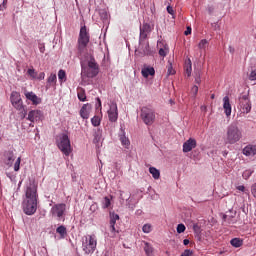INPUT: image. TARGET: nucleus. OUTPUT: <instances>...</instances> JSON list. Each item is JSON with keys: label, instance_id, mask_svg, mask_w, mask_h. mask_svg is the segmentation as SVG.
<instances>
[{"label": "nucleus", "instance_id": "obj_46", "mask_svg": "<svg viewBox=\"0 0 256 256\" xmlns=\"http://www.w3.org/2000/svg\"><path fill=\"white\" fill-rule=\"evenodd\" d=\"M167 73H168V75H175V71L173 70L172 64H169Z\"/></svg>", "mask_w": 256, "mask_h": 256}, {"label": "nucleus", "instance_id": "obj_5", "mask_svg": "<svg viewBox=\"0 0 256 256\" xmlns=\"http://www.w3.org/2000/svg\"><path fill=\"white\" fill-rule=\"evenodd\" d=\"M57 147L66 156L69 157L73 148H71V140L67 134H60L57 140Z\"/></svg>", "mask_w": 256, "mask_h": 256}, {"label": "nucleus", "instance_id": "obj_16", "mask_svg": "<svg viewBox=\"0 0 256 256\" xmlns=\"http://www.w3.org/2000/svg\"><path fill=\"white\" fill-rule=\"evenodd\" d=\"M223 109L226 117H231L232 108H231V102L229 100V96H225L223 98Z\"/></svg>", "mask_w": 256, "mask_h": 256}, {"label": "nucleus", "instance_id": "obj_34", "mask_svg": "<svg viewBox=\"0 0 256 256\" xmlns=\"http://www.w3.org/2000/svg\"><path fill=\"white\" fill-rule=\"evenodd\" d=\"M27 75H29V77H31V79H37V72L33 68H29L27 70Z\"/></svg>", "mask_w": 256, "mask_h": 256}, {"label": "nucleus", "instance_id": "obj_44", "mask_svg": "<svg viewBox=\"0 0 256 256\" xmlns=\"http://www.w3.org/2000/svg\"><path fill=\"white\" fill-rule=\"evenodd\" d=\"M191 93L192 95H194V97H197V93H199V87L197 85H194L191 89Z\"/></svg>", "mask_w": 256, "mask_h": 256}, {"label": "nucleus", "instance_id": "obj_20", "mask_svg": "<svg viewBox=\"0 0 256 256\" xmlns=\"http://www.w3.org/2000/svg\"><path fill=\"white\" fill-rule=\"evenodd\" d=\"M13 161H15V154L9 151L6 153V160L5 163L8 167H13Z\"/></svg>", "mask_w": 256, "mask_h": 256}, {"label": "nucleus", "instance_id": "obj_47", "mask_svg": "<svg viewBox=\"0 0 256 256\" xmlns=\"http://www.w3.org/2000/svg\"><path fill=\"white\" fill-rule=\"evenodd\" d=\"M181 256H193V251L186 249Z\"/></svg>", "mask_w": 256, "mask_h": 256}, {"label": "nucleus", "instance_id": "obj_30", "mask_svg": "<svg viewBox=\"0 0 256 256\" xmlns=\"http://www.w3.org/2000/svg\"><path fill=\"white\" fill-rule=\"evenodd\" d=\"M58 79L59 81H67V73H65V70H59Z\"/></svg>", "mask_w": 256, "mask_h": 256}, {"label": "nucleus", "instance_id": "obj_12", "mask_svg": "<svg viewBox=\"0 0 256 256\" xmlns=\"http://www.w3.org/2000/svg\"><path fill=\"white\" fill-rule=\"evenodd\" d=\"M41 119H43V112L41 110H32L28 113L27 120L31 121V123L41 121Z\"/></svg>", "mask_w": 256, "mask_h": 256}, {"label": "nucleus", "instance_id": "obj_63", "mask_svg": "<svg viewBox=\"0 0 256 256\" xmlns=\"http://www.w3.org/2000/svg\"><path fill=\"white\" fill-rule=\"evenodd\" d=\"M201 109H207V107H205V106L203 107V106H202Z\"/></svg>", "mask_w": 256, "mask_h": 256}, {"label": "nucleus", "instance_id": "obj_40", "mask_svg": "<svg viewBox=\"0 0 256 256\" xmlns=\"http://www.w3.org/2000/svg\"><path fill=\"white\" fill-rule=\"evenodd\" d=\"M253 175V170H246L243 172L242 177L243 179H249Z\"/></svg>", "mask_w": 256, "mask_h": 256}, {"label": "nucleus", "instance_id": "obj_62", "mask_svg": "<svg viewBox=\"0 0 256 256\" xmlns=\"http://www.w3.org/2000/svg\"><path fill=\"white\" fill-rule=\"evenodd\" d=\"M201 109H207V107H205V106L203 107V106H202Z\"/></svg>", "mask_w": 256, "mask_h": 256}, {"label": "nucleus", "instance_id": "obj_4", "mask_svg": "<svg viewBox=\"0 0 256 256\" xmlns=\"http://www.w3.org/2000/svg\"><path fill=\"white\" fill-rule=\"evenodd\" d=\"M82 72L81 75L84 77H88L89 79H93V77H97L99 75V64L95 61L94 57H90L87 65L81 64Z\"/></svg>", "mask_w": 256, "mask_h": 256}, {"label": "nucleus", "instance_id": "obj_49", "mask_svg": "<svg viewBox=\"0 0 256 256\" xmlns=\"http://www.w3.org/2000/svg\"><path fill=\"white\" fill-rule=\"evenodd\" d=\"M22 119H25L27 117V110L23 108V110L20 111Z\"/></svg>", "mask_w": 256, "mask_h": 256}, {"label": "nucleus", "instance_id": "obj_21", "mask_svg": "<svg viewBox=\"0 0 256 256\" xmlns=\"http://www.w3.org/2000/svg\"><path fill=\"white\" fill-rule=\"evenodd\" d=\"M10 101L13 104L19 103L20 101H23V99H21V94L19 92L13 91L10 96Z\"/></svg>", "mask_w": 256, "mask_h": 256}, {"label": "nucleus", "instance_id": "obj_51", "mask_svg": "<svg viewBox=\"0 0 256 256\" xmlns=\"http://www.w3.org/2000/svg\"><path fill=\"white\" fill-rule=\"evenodd\" d=\"M167 12L169 13V15H174L175 11L173 10V7L168 6L167 7Z\"/></svg>", "mask_w": 256, "mask_h": 256}, {"label": "nucleus", "instance_id": "obj_41", "mask_svg": "<svg viewBox=\"0 0 256 256\" xmlns=\"http://www.w3.org/2000/svg\"><path fill=\"white\" fill-rule=\"evenodd\" d=\"M21 167V157H18L16 162L14 163V171H19Z\"/></svg>", "mask_w": 256, "mask_h": 256}, {"label": "nucleus", "instance_id": "obj_23", "mask_svg": "<svg viewBox=\"0 0 256 256\" xmlns=\"http://www.w3.org/2000/svg\"><path fill=\"white\" fill-rule=\"evenodd\" d=\"M192 71H193V67L191 64V59H189L188 63H186V65H185V73H186L187 77H191Z\"/></svg>", "mask_w": 256, "mask_h": 256}, {"label": "nucleus", "instance_id": "obj_36", "mask_svg": "<svg viewBox=\"0 0 256 256\" xmlns=\"http://www.w3.org/2000/svg\"><path fill=\"white\" fill-rule=\"evenodd\" d=\"M102 207L103 209H109V207H111V199H109V197L104 198Z\"/></svg>", "mask_w": 256, "mask_h": 256}, {"label": "nucleus", "instance_id": "obj_24", "mask_svg": "<svg viewBox=\"0 0 256 256\" xmlns=\"http://www.w3.org/2000/svg\"><path fill=\"white\" fill-rule=\"evenodd\" d=\"M232 247H241V245H243V240H241L240 238H233L230 241Z\"/></svg>", "mask_w": 256, "mask_h": 256}, {"label": "nucleus", "instance_id": "obj_52", "mask_svg": "<svg viewBox=\"0 0 256 256\" xmlns=\"http://www.w3.org/2000/svg\"><path fill=\"white\" fill-rule=\"evenodd\" d=\"M184 35H191V26H188L186 31L184 32Z\"/></svg>", "mask_w": 256, "mask_h": 256}, {"label": "nucleus", "instance_id": "obj_18", "mask_svg": "<svg viewBox=\"0 0 256 256\" xmlns=\"http://www.w3.org/2000/svg\"><path fill=\"white\" fill-rule=\"evenodd\" d=\"M142 76L147 79L149 77V75H151V77H153L155 75V68L151 67V66H144V68H142L141 70Z\"/></svg>", "mask_w": 256, "mask_h": 256}, {"label": "nucleus", "instance_id": "obj_43", "mask_svg": "<svg viewBox=\"0 0 256 256\" xmlns=\"http://www.w3.org/2000/svg\"><path fill=\"white\" fill-rule=\"evenodd\" d=\"M185 225L184 224H178L177 226V233H185Z\"/></svg>", "mask_w": 256, "mask_h": 256}, {"label": "nucleus", "instance_id": "obj_55", "mask_svg": "<svg viewBox=\"0 0 256 256\" xmlns=\"http://www.w3.org/2000/svg\"><path fill=\"white\" fill-rule=\"evenodd\" d=\"M238 191H245V186L240 185L237 187Z\"/></svg>", "mask_w": 256, "mask_h": 256}, {"label": "nucleus", "instance_id": "obj_31", "mask_svg": "<svg viewBox=\"0 0 256 256\" xmlns=\"http://www.w3.org/2000/svg\"><path fill=\"white\" fill-rule=\"evenodd\" d=\"M119 221V215L118 214H110V225H115Z\"/></svg>", "mask_w": 256, "mask_h": 256}, {"label": "nucleus", "instance_id": "obj_10", "mask_svg": "<svg viewBox=\"0 0 256 256\" xmlns=\"http://www.w3.org/2000/svg\"><path fill=\"white\" fill-rule=\"evenodd\" d=\"M239 107L243 113H251V100H249L248 95L239 98Z\"/></svg>", "mask_w": 256, "mask_h": 256}, {"label": "nucleus", "instance_id": "obj_19", "mask_svg": "<svg viewBox=\"0 0 256 256\" xmlns=\"http://www.w3.org/2000/svg\"><path fill=\"white\" fill-rule=\"evenodd\" d=\"M144 252L146 256H155V248L149 242H144Z\"/></svg>", "mask_w": 256, "mask_h": 256}, {"label": "nucleus", "instance_id": "obj_45", "mask_svg": "<svg viewBox=\"0 0 256 256\" xmlns=\"http://www.w3.org/2000/svg\"><path fill=\"white\" fill-rule=\"evenodd\" d=\"M159 55H160V57H167V49L160 48Z\"/></svg>", "mask_w": 256, "mask_h": 256}, {"label": "nucleus", "instance_id": "obj_9", "mask_svg": "<svg viewBox=\"0 0 256 256\" xmlns=\"http://www.w3.org/2000/svg\"><path fill=\"white\" fill-rule=\"evenodd\" d=\"M135 55L137 57H145V56L153 55V51H151L149 42H139L138 49L135 50Z\"/></svg>", "mask_w": 256, "mask_h": 256}, {"label": "nucleus", "instance_id": "obj_50", "mask_svg": "<svg viewBox=\"0 0 256 256\" xmlns=\"http://www.w3.org/2000/svg\"><path fill=\"white\" fill-rule=\"evenodd\" d=\"M251 191H252L253 197L256 198V183L254 185H252Z\"/></svg>", "mask_w": 256, "mask_h": 256}, {"label": "nucleus", "instance_id": "obj_38", "mask_svg": "<svg viewBox=\"0 0 256 256\" xmlns=\"http://www.w3.org/2000/svg\"><path fill=\"white\" fill-rule=\"evenodd\" d=\"M142 231L143 233H151V231H153V226H151V224H145L142 227Z\"/></svg>", "mask_w": 256, "mask_h": 256}, {"label": "nucleus", "instance_id": "obj_59", "mask_svg": "<svg viewBox=\"0 0 256 256\" xmlns=\"http://www.w3.org/2000/svg\"><path fill=\"white\" fill-rule=\"evenodd\" d=\"M211 99H215V94H211Z\"/></svg>", "mask_w": 256, "mask_h": 256}, {"label": "nucleus", "instance_id": "obj_37", "mask_svg": "<svg viewBox=\"0 0 256 256\" xmlns=\"http://www.w3.org/2000/svg\"><path fill=\"white\" fill-rule=\"evenodd\" d=\"M78 99L79 101H85L87 99V96L85 95V90L81 89L78 91Z\"/></svg>", "mask_w": 256, "mask_h": 256}, {"label": "nucleus", "instance_id": "obj_11", "mask_svg": "<svg viewBox=\"0 0 256 256\" xmlns=\"http://www.w3.org/2000/svg\"><path fill=\"white\" fill-rule=\"evenodd\" d=\"M107 113L109 121H111V123H115L117 119H119V110L117 109V103L112 102Z\"/></svg>", "mask_w": 256, "mask_h": 256}, {"label": "nucleus", "instance_id": "obj_64", "mask_svg": "<svg viewBox=\"0 0 256 256\" xmlns=\"http://www.w3.org/2000/svg\"><path fill=\"white\" fill-rule=\"evenodd\" d=\"M30 127H33V124H30Z\"/></svg>", "mask_w": 256, "mask_h": 256}, {"label": "nucleus", "instance_id": "obj_57", "mask_svg": "<svg viewBox=\"0 0 256 256\" xmlns=\"http://www.w3.org/2000/svg\"><path fill=\"white\" fill-rule=\"evenodd\" d=\"M183 244H184V245H189V239H184V240H183Z\"/></svg>", "mask_w": 256, "mask_h": 256}, {"label": "nucleus", "instance_id": "obj_22", "mask_svg": "<svg viewBox=\"0 0 256 256\" xmlns=\"http://www.w3.org/2000/svg\"><path fill=\"white\" fill-rule=\"evenodd\" d=\"M149 173L152 174L153 179H160L161 178V172L159 171V169H157L153 166L149 168Z\"/></svg>", "mask_w": 256, "mask_h": 256}, {"label": "nucleus", "instance_id": "obj_58", "mask_svg": "<svg viewBox=\"0 0 256 256\" xmlns=\"http://www.w3.org/2000/svg\"><path fill=\"white\" fill-rule=\"evenodd\" d=\"M98 106L101 107V99L97 98Z\"/></svg>", "mask_w": 256, "mask_h": 256}, {"label": "nucleus", "instance_id": "obj_33", "mask_svg": "<svg viewBox=\"0 0 256 256\" xmlns=\"http://www.w3.org/2000/svg\"><path fill=\"white\" fill-rule=\"evenodd\" d=\"M148 35H149V33L140 31L139 43L148 42L147 41Z\"/></svg>", "mask_w": 256, "mask_h": 256}, {"label": "nucleus", "instance_id": "obj_32", "mask_svg": "<svg viewBox=\"0 0 256 256\" xmlns=\"http://www.w3.org/2000/svg\"><path fill=\"white\" fill-rule=\"evenodd\" d=\"M207 45H209V41H207V39H202L198 44V49H207Z\"/></svg>", "mask_w": 256, "mask_h": 256}, {"label": "nucleus", "instance_id": "obj_61", "mask_svg": "<svg viewBox=\"0 0 256 256\" xmlns=\"http://www.w3.org/2000/svg\"><path fill=\"white\" fill-rule=\"evenodd\" d=\"M94 143H98L97 137L94 138Z\"/></svg>", "mask_w": 256, "mask_h": 256}, {"label": "nucleus", "instance_id": "obj_2", "mask_svg": "<svg viewBox=\"0 0 256 256\" xmlns=\"http://www.w3.org/2000/svg\"><path fill=\"white\" fill-rule=\"evenodd\" d=\"M243 138V132L235 123L230 124L226 130L225 143L226 145H235Z\"/></svg>", "mask_w": 256, "mask_h": 256}, {"label": "nucleus", "instance_id": "obj_15", "mask_svg": "<svg viewBox=\"0 0 256 256\" xmlns=\"http://www.w3.org/2000/svg\"><path fill=\"white\" fill-rule=\"evenodd\" d=\"M24 95L28 101L32 102V105H39L41 103V98L36 96L33 92L25 91Z\"/></svg>", "mask_w": 256, "mask_h": 256}, {"label": "nucleus", "instance_id": "obj_25", "mask_svg": "<svg viewBox=\"0 0 256 256\" xmlns=\"http://www.w3.org/2000/svg\"><path fill=\"white\" fill-rule=\"evenodd\" d=\"M120 141L124 147H129V145H131L129 138L125 137V134L120 135Z\"/></svg>", "mask_w": 256, "mask_h": 256}, {"label": "nucleus", "instance_id": "obj_28", "mask_svg": "<svg viewBox=\"0 0 256 256\" xmlns=\"http://www.w3.org/2000/svg\"><path fill=\"white\" fill-rule=\"evenodd\" d=\"M12 105L14 108L17 109V111H23V109H25V106L23 105V100H20V102H15Z\"/></svg>", "mask_w": 256, "mask_h": 256}, {"label": "nucleus", "instance_id": "obj_13", "mask_svg": "<svg viewBox=\"0 0 256 256\" xmlns=\"http://www.w3.org/2000/svg\"><path fill=\"white\" fill-rule=\"evenodd\" d=\"M197 147V140L195 138H189L186 142L183 144V153H189L193 151Z\"/></svg>", "mask_w": 256, "mask_h": 256}, {"label": "nucleus", "instance_id": "obj_6", "mask_svg": "<svg viewBox=\"0 0 256 256\" xmlns=\"http://www.w3.org/2000/svg\"><path fill=\"white\" fill-rule=\"evenodd\" d=\"M82 249L86 255L95 253V249H97V237L95 235L86 236L82 242Z\"/></svg>", "mask_w": 256, "mask_h": 256}, {"label": "nucleus", "instance_id": "obj_42", "mask_svg": "<svg viewBox=\"0 0 256 256\" xmlns=\"http://www.w3.org/2000/svg\"><path fill=\"white\" fill-rule=\"evenodd\" d=\"M248 79L250 81H256V69L252 70L250 74L248 75Z\"/></svg>", "mask_w": 256, "mask_h": 256}, {"label": "nucleus", "instance_id": "obj_7", "mask_svg": "<svg viewBox=\"0 0 256 256\" xmlns=\"http://www.w3.org/2000/svg\"><path fill=\"white\" fill-rule=\"evenodd\" d=\"M140 117L145 125H153L155 123V110L150 107H142Z\"/></svg>", "mask_w": 256, "mask_h": 256}, {"label": "nucleus", "instance_id": "obj_26", "mask_svg": "<svg viewBox=\"0 0 256 256\" xmlns=\"http://www.w3.org/2000/svg\"><path fill=\"white\" fill-rule=\"evenodd\" d=\"M140 31H142L143 33H151V25L148 23H144L141 27H140Z\"/></svg>", "mask_w": 256, "mask_h": 256}, {"label": "nucleus", "instance_id": "obj_60", "mask_svg": "<svg viewBox=\"0 0 256 256\" xmlns=\"http://www.w3.org/2000/svg\"><path fill=\"white\" fill-rule=\"evenodd\" d=\"M209 13H213V9L209 8L208 9Z\"/></svg>", "mask_w": 256, "mask_h": 256}, {"label": "nucleus", "instance_id": "obj_48", "mask_svg": "<svg viewBox=\"0 0 256 256\" xmlns=\"http://www.w3.org/2000/svg\"><path fill=\"white\" fill-rule=\"evenodd\" d=\"M36 79H38L39 81H43V79H45V74L44 72H41L37 77Z\"/></svg>", "mask_w": 256, "mask_h": 256}, {"label": "nucleus", "instance_id": "obj_14", "mask_svg": "<svg viewBox=\"0 0 256 256\" xmlns=\"http://www.w3.org/2000/svg\"><path fill=\"white\" fill-rule=\"evenodd\" d=\"M242 153H243V155H245V157H255L256 145L248 144L247 146H245L243 148Z\"/></svg>", "mask_w": 256, "mask_h": 256}, {"label": "nucleus", "instance_id": "obj_17", "mask_svg": "<svg viewBox=\"0 0 256 256\" xmlns=\"http://www.w3.org/2000/svg\"><path fill=\"white\" fill-rule=\"evenodd\" d=\"M91 104H84L80 110V116L82 119H89V115L91 113Z\"/></svg>", "mask_w": 256, "mask_h": 256}, {"label": "nucleus", "instance_id": "obj_3", "mask_svg": "<svg viewBox=\"0 0 256 256\" xmlns=\"http://www.w3.org/2000/svg\"><path fill=\"white\" fill-rule=\"evenodd\" d=\"M89 41H91V36L89 35V31H87V26H82L80 28V33H79L78 42H77L79 57H83V53L87 51V46L89 45Z\"/></svg>", "mask_w": 256, "mask_h": 256}, {"label": "nucleus", "instance_id": "obj_8", "mask_svg": "<svg viewBox=\"0 0 256 256\" xmlns=\"http://www.w3.org/2000/svg\"><path fill=\"white\" fill-rule=\"evenodd\" d=\"M66 209L67 205H65L64 203L55 204L51 208L50 213L52 217H55L58 221H61V219H64L63 217L65 216Z\"/></svg>", "mask_w": 256, "mask_h": 256}, {"label": "nucleus", "instance_id": "obj_54", "mask_svg": "<svg viewBox=\"0 0 256 256\" xmlns=\"http://www.w3.org/2000/svg\"><path fill=\"white\" fill-rule=\"evenodd\" d=\"M111 233H115V224H110Z\"/></svg>", "mask_w": 256, "mask_h": 256}, {"label": "nucleus", "instance_id": "obj_27", "mask_svg": "<svg viewBox=\"0 0 256 256\" xmlns=\"http://www.w3.org/2000/svg\"><path fill=\"white\" fill-rule=\"evenodd\" d=\"M91 123H92L93 127H99V125H101V118L99 116H94L91 119Z\"/></svg>", "mask_w": 256, "mask_h": 256}, {"label": "nucleus", "instance_id": "obj_53", "mask_svg": "<svg viewBox=\"0 0 256 256\" xmlns=\"http://www.w3.org/2000/svg\"><path fill=\"white\" fill-rule=\"evenodd\" d=\"M40 53H45V45L39 46Z\"/></svg>", "mask_w": 256, "mask_h": 256}, {"label": "nucleus", "instance_id": "obj_29", "mask_svg": "<svg viewBox=\"0 0 256 256\" xmlns=\"http://www.w3.org/2000/svg\"><path fill=\"white\" fill-rule=\"evenodd\" d=\"M56 232L59 233V235H61V237H65V235H67V228H65V226H59L56 229Z\"/></svg>", "mask_w": 256, "mask_h": 256}, {"label": "nucleus", "instance_id": "obj_39", "mask_svg": "<svg viewBox=\"0 0 256 256\" xmlns=\"http://www.w3.org/2000/svg\"><path fill=\"white\" fill-rule=\"evenodd\" d=\"M195 83L197 85L201 84V70L195 72Z\"/></svg>", "mask_w": 256, "mask_h": 256}, {"label": "nucleus", "instance_id": "obj_1", "mask_svg": "<svg viewBox=\"0 0 256 256\" xmlns=\"http://www.w3.org/2000/svg\"><path fill=\"white\" fill-rule=\"evenodd\" d=\"M26 199L23 201L22 207L25 215H35L37 213V185L30 182L25 191Z\"/></svg>", "mask_w": 256, "mask_h": 256}, {"label": "nucleus", "instance_id": "obj_56", "mask_svg": "<svg viewBox=\"0 0 256 256\" xmlns=\"http://www.w3.org/2000/svg\"><path fill=\"white\" fill-rule=\"evenodd\" d=\"M229 51H230V53H235V48L233 47V46H229Z\"/></svg>", "mask_w": 256, "mask_h": 256}, {"label": "nucleus", "instance_id": "obj_35", "mask_svg": "<svg viewBox=\"0 0 256 256\" xmlns=\"http://www.w3.org/2000/svg\"><path fill=\"white\" fill-rule=\"evenodd\" d=\"M57 82V75L56 74H50V76L47 79V83H49V85H53V83Z\"/></svg>", "mask_w": 256, "mask_h": 256}]
</instances>
